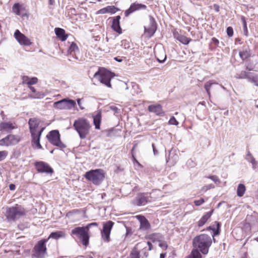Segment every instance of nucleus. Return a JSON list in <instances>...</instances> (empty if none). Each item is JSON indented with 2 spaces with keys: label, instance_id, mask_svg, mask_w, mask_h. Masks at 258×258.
Masks as SVG:
<instances>
[{
  "label": "nucleus",
  "instance_id": "473e14b6",
  "mask_svg": "<svg viewBox=\"0 0 258 258\" xmlns=\"http://www.w3.org/2000/svg\"><path fill=\"white\" fill-rule=\"evenodd\" d=\"M201 252L197 248H193L187 258H202Z\"/></svg>",
  "mask_w": 258,
  "mask_h": 258
},
{
  "label": "nucleus",
  "instance_id": "e2e57ef3",
  "mask_svg": "<svg viewBox=\"0 0 258 258\" xmlns=\"http://www.w3.org/2000/svg\"><path fill=\"white\" fill-rule=\"evenodd\" d=\"M133 161L134 163H136L139 167H142V165L141 163L137 160L136 156H134V158H132Z\"/></svg>",
  "mask_w": 258,
  "mask_h": 258
},
{
  "label": "nucleus",
  "instance_id": "7c9ffc66",
  "mask_svg": "<svg viewBox=\"0 0 258 258\" xmlns=\"http://www.w3.org/2000/svg\"><path fill=\"white\" fill-rule=\"evenodd\" d=\"M114 225V222L112 221H108L103 224V228L101 231L111 232V229Z\"/></svg>",
  "mask_w": 258,
  "mask_h": 258
},
{
  "label": "nucleus",
  "instance_id": "de8ad7c7",
  "mask_svg": "<svg viewBox=\"0 0 258 258\" xmlns=\"http://www.w3.org/2000/svg\"><path fill=\"white\" fill-rule=\"evenodd\" d=\"M133 89L135 90L134 92L132 93L133 95H134L135 94H138L140 93L141 91L139 87V86L136 84H134L132 85Z\"/></svg>",
  "mask_w": 258,
  "mask_h": 258
},
{
  "label": "nucleus",
  "instance_id": "13d9d810",
  "mask_svg": "<svg viewBox=\"0 0 258 258\" xmlns=\"http://www.w3.org/2000/svg\"><path fill=\"white\" fill-rule=\"evenodd\" d=\"M106 13H108L106 7L103 8L98 10L96 13L97 14H104Z\"/></svg>",
  "mask_w": 258,
  "mask_h": 258
},
{
  "label": "nucleus",
  "instance_id": "aec40b11",
  "mask_svg": "<svg viewBox=\"0 0 258 258\" xmlns=\"http://www.w3.org/2000/svg\"><path fill=\"white\" fill-rule=\"evenodd\" d=\"M120 18H121L120 16L114 17L113 18L111 25L112 29L118 34L122 33V29L120 26Z\"/></svg>",
  "mask_w": 258,
  "mask_h": 258
},
{
  "label": "nucleus",
  "instance_id": "680f3d73",
  "mask_svg": "<svg viewBox=\"0 0 258 258\" xmlns=\"http://www.w3.org/2000/svg\"><path fill=\"white\" fill-rule=\"evenodd\" d=\"M152 148H153V153H154V155H158V151L157 150V149L156 148L155 144L153 143L152 144Z\"/></svg>",
  "mask_w": 258,
  "mask_h": 258
},
{
  "label": "nucleus",
  "instance_id": "c03bdc74",
  "mask_svg": "<svg viewBox=\"0 0 258 258\" xmlns=\"http://www.w3.org/2000/svg\"><path fill=\"white\" fill-rule=\"evenodd\" d=\"M117 131L118 130H103L102 134H105L108 137H112L115 136V134Z\"/></svg>",
  "mask_w": 258,
  "mask_h": 258
},
{
  "label": "nucleus",
  "instance_id": "a211bd4d",
  "mask_svg": "<svg viewBox=\"0 0 258 258\" xmlns=\"http://www.w3.org/2000/svg\"><path fill=\"white\" fill-rule=\"evenodd\" d=\"M148 109L149 112H153L160 116H163L165 115V112L163 110L160 104L149 105Z\"/></svg>",
  "mask_w": 258,
  "mask_h": 258
},
{
  "label": "nucleus",
  "instance_id": "5fc2aeb1",
  "mask_svg": "<svg viewBox=\"0 0 258 258\" xmlns=\"http://www.w3.org/2000/svg\"><path fill=\"white\" fill-rule=\"evenodd\" d=\"M208 178L213 180L215 183H220V182L218 177L215 175H210Z\"/></svg>",
  "mask_w": 258,
  "mask_h": 258
},
{
  "label": "nucleus",
  "instance_id": "dca6fc26",
  "mask_svg": "<svg viewBox=\"0 0 258 258\" xmlns=\"http://www.w3.org/2000/svg\"><path fill=\"white\" fill-rule=\"evenodd\" d=\"M145 192H139L134 200L133 203L137 206H141L146 205L149 201L147 197L145 196Z\"/></svg>",
  "mask_w": 258,
  "mask_h": 258
},
{
  "label": "nucleus",
  "instance_id": "c9c22d12",
  "mask_svg": "<svg viewBox=\"0 0 258 258\" xmlns=\"http://www.w3.org/2000/svg\"><path fill=\"white\" fill-rule=\"evenodd\" d=\"M12 12L16 15H20V11L22 10V5L18 3H15L12 7Z\"/></svg>",
  "mask_w": 258,
  "mask_h": 258
},
{
  "label": "nucleus",
  "instance_id": "a19ab883",
  "mask_svg": "<svg viewBox=\"0 0 258 258\" xmlns=\"http://www.w3.org/2000/svg\"><path fill=\"white\" fill-rule=\"evenodd\" d=\"M108 13L111 14H114L117 11H119V9L114 6H108L106 7Z\"/></svg>",
  "mask_w": 258,
  "mask_h": 258
},
{
  "label": "nucleus",
  "instance_id": "412c9836",
  "mask_svg": "<svg viewBox=\"0 0 258 258\" xmlns=\"http://www.w3.org/2000/svg\"><path fill=\"white\" fill-rule=\"evenodd\" d=\"M37 130H33V145H35L36 148L38 149H42V147L40 143V140L42 133L44 130H38V132L37 134L35 133V131Z\"/></svg>",
  "mask_w": 258,
  "mask_h": 258
},
{
  "label": "nucleus",
  "instance_id": "ddd939ff",
  "mask_svg": "<svg viewBox=\"0 0 258 258\" xmlns=\"http://www.w3.org/2000/svg\"><path fill=\"white\" fill-rule=\"evenodd\" d=\"M14 37L20 44L24 46H29L32 44L31 40L19 30H16L14 33Z\"/></svg>",
  "mask_w": 258,
  "mask_h": 258
},
{
  "label": "nucleus",
  "instance_id": "69168bd1",
  "mask_svg": "<svg viewBox=\"0 0 258 258\" xmlns=\"http://www.w3.org/2000/svg\"><path fill=\"white\" fill-rule=\"evenodd\" d=\"M241 20L242 21V23H243V28L244 30H246L247 31V26H246V21L244 19V18L243 17H242L241 18Z\"/></svg>",
  "mask_w": 258,
  "mask_h": 258
},
{
  "label": "nucleus",
  "instance_id": "79ce46f5",
  "mask_svg": "<svg viewBox=\"0 0 258 258\" xmlns=\"http://www.w3.org/2000/svg\"><path fill=\"white\" fill-rule=\"evenodd\" d=\"M78 133L80 138L81 139L86 138V136L89 134V130H76Z\"/></svg>",
  "mask_w": 258,
  "mask_h": 258
},
{
  "label": "nucleus",
  "instance_id": "20e7f679",
  "mask_svg": "<svg viewBox=\"0 0 258 258\" xmlns=\"http://www.w3.org/2000/svg\"><path fill=\"white\" fill-rule=\"evenodd\" d=\"M46 138L49 143L61 151L67 148V146L61 141L59 130H51L46 135Z\"/></svg>",
  "mask_w": 258,
  "mask_h": 258
},
{
  "label": "nucleus",
  "instance_id": "ea45409f",
  "mask_svg": "<svg viewBox=\"0 0 258 258\" xmlns=\"http://www.w3.org/2000/svg\"><path fill=\"white\" fill-rule=\"evenodd\" d=\"M110 232H106V231H101V237L103 239V240L105 242H108L110 240Z\"/></svg>",
  "mask_w": 258,
  "mask_h": 258
},
{
  "label": "nucleus",
  "instance_id": "09e8293b",
  "mask_svg": "<svg viewBox=\"0 0 258 258\" xmlns=\"http://www.w3.org/2000/svg\"><path fill=\"white\" fill-rule=\"evenodd\" d=\"M168 123L169 125H177L179 122L174 116H172L169 120Z\"/></svg>",
  "mask_w": 258,
  "mask_h": 258
},
{
  "label": "nucleus",
  "instance_id": "774afa93",
  "mask_svg": "<svg viewBox=\"0 0 258 258\" xmlns=\"http://www.w3.org/2000/svg\"><path fill=\"white\" fill-rule=\"evenodd\" d=\"M16 188V185L14 184H10L9 185V189L11 190H14Z\"/></svg>",
  "mask_w": 258,
  "mask_h": 258
},
{
  "label": "nucleus",
  "instance_id": "e433bc0d",
  "mask_svg": "<svg viewBox=\"0 0 258 258\" xmlns=\"http://www.w3.org/2000/svg\"><path fill=\"white\" fill-rule=\"evenodd\" d=\"M245 186L243 184L240 183L238 184L237 188V195L239 197H242L245 191Z\"/></svg>",
  "mask_w": 258,
  "mask_h": 258
},
{
  "label": "nucleus",
  "instance_id": "4be33fe9",
  "mask_svg": "<svg viewBox=\"0 0 258 258\" xmlns=\"http://www.w3.org/2000/svg\"><path fill=\"white\" fill-rule=\"evenodd\" d=\"M214 211V210L213 209L211 210V211L206 213L198 221V226L199 227H201L205 225L209 219H210V218L211 217L213 214Z\"/></svg>",
  "mask_w": 258,
  "mask_h": 258
},
{
  "label": "nucleus",
  "instance_id": "4c0bfd02",
  "mask_svg": "<svg viewBox=\"0 0 258 258\" xmlns=\"http://www.w3.org/2000/svg\"><path fill=\"white\" fill-rule=\"evenodd\" d=\"M1 129H14L15 126L11 122H3L0 124Z\"/></svg>",
  "mask_w": 258,
  "mask_h": 258
},
{
  "label": "nucleus",
  "instance_id": "f8f14e48",
  "mask_svg": "<svg viewBox=\"0 0 258 258\" xmlns=\"http://www.w3.org/2000/svg\"><path fill=\"white\" fill-rule=\"evenodd\" d=\"M150 24L148 27L144 26V33L148 37H151L155 33L157 29V24L155 19L152 16H149Z\"/></svg>",
  "mask_w": 258,
  "mask_h": 258
},
{
  "label": "nucleus",
  "instance_id": "052dcab7",
  "mask_svg": "<svg viewBox=\"0 0 258 258\" xmlns=\"http://www.w3.org/2000/svg\"><path fill=\"white\" fill-rule=\"evenodd\" d=\"M132 234V230L131 228L128 227H126V233L125 236H127L128 235H131Z\"/></svg>",
  "mask_w": 258,
  "mask_h": 258
},
{
  "label": "nucleus",
  "instance_id": "a18cd8bd",
  "mask_svg": "<svg viewBox=\"0 0 258 258\" xmlns=\"http://www.w3.org/2000/svg\"><path fill=\"white\" fill-rule=\"evenodd\" d=\"M215 188V185L213 184H209L208 185H206L203 186L201 189V192L203 193L206 192L209 189Z\"/></svg>",
  "mask_w": 258,
  "mask_h": 258
},
{
  "label": "nucleus",
  "instance_id": "c756f323",
  "mask_svg": "<svg viewBox=\"0 0 258 258\" xmlns=\"http://www.w3.org/2000/svg\"><path fill=\"white\" fill-rule=\"evenodd\" d=\"M214 84H218V83L214 82L213 80H210L206 82L204 85V88L210 99L211 98L210 89L212 85Z\"/></svg>",
  "mask_w": 258,
  "mask_h": 258
},
{
  "label": "nucleus",
  "instance_id": "58836bf2",
  "mask_svg": "<svg viewBox=\"0 0 258 258\" xmlns=\"http://www.w3.org/2000/svg\"><path fill=\"white\" fill-rule=\"evenodd\" d=\"M250 73H247L245 71H241L240 73L236 74L235 76V77L236 79H248V76H249Z\"/></svg>",
  "mask_w": 258,
  "mask_h": 258
},
{
  "label": "nucleus",
  "instance_id": "6e6552de",
  "mask_svg": "<svg viewBox=\"0 0 258 258\" xmlns=\"http://www.w3.org/2000/svg\"><path fill=\"white\" fill-rule=\"evenodd\" d=\"M34 165L37 171L51 175L54 173L53 169L46 162L42 161H36Z\"/></svg>",
  "mask_w": 258,
  "mask_h": 258
},
{
  "label": "nucleus",
  "instance_id": "9b49d317",
  "mask_svg": "<svg viewBox=\"0 0 258 258\" xmlns=\"http://www.w3.org/2000/svg\"><path fill=\"white\" fill-rule=\"evenodd\" d=\"M114 76L113 73L109 71L105 70L102 72L100 75L99 80L100 82L109 88L111 87L110 81Z\"/></svg>",
  "mask_w": 258,
  "mask_h": 258
},
{
  "label": "nucleus",
  "instance_id": "2eb2a0df",
  "mask_svg": "<svg viewBox=\"0 0 258 258\" xmlns=\"http://www.w3.org/2000/svg\"><path fill=\"white\" fill-rule=\"evenodd\" d=\"M75 129H89L91 125L89 122L84 118H80L74 123Z\"/></svg>",
  "mask_w": 258,
  "mask_h": 258
},
{
  "label": "nucleus",
  "instance_id": "6ab92c4d",
  "mask_svg": "<svg viewBox=\"0 0 258 258\" xmlns=\"http://www.w3.org/2000/svg\"><path fill=\"white\" fill-rule=\"evenodd\" d=\"M215 224L216 226V228H215L214 225L209 226L207 227V229L208 230H212L213 231V233L212 234V236L213 238V241L214 242L216 241V239L214 237L219 235L221 232V223L218 221H215Z\"/></svg>",
  "mask_w": 258,
  "mask_h": 258
},
{
  "label": "nucleus",
  "instance_id": "1a4fd4ad",
  "mask_svg": "<svg viewBox=\"0 0 258 258\" xmlns=\"http://www.w3.org/2000/svg\"><path fill=\"white\" fill-rule=\"evenodd\" d=\"M21 140L19 135L10 134L0 140V146H10L17 144Z\"/></svg>",
  "mask_w": 258,
  "mask_h": 258
},
{
  "label": "nucleus",
  "instance_id": "37998d69",
  "mask_svg": "<svg viewBox=\"0 0 258 258\" xmlns=\"http://www.w3.org/2000/svg\"><path fill=\"white\" fill-rule=\"evenodd\" d=\"M45 96V94L41 92H36L35 89L33 88V98L41 99Z\"/></svg>",
  "mask_w": 258,
  "mask_h": 258
},
{
  "label": "nucleus",
  "instance_id": "393cba45",
  "mask_svg": "<svg viewBox=\"0 0 258 258\" xmlns=\"http://www.w3.org/2000/svg\"><path fill=\"white\" fill-rule=\"evenodd\" d=\"M54 32L56 36L62 41H64L67 40L68 35L66 34L64 29L60 28H55Z\"/></svg>",
  "mask_w": 258,
  "mask_h": 258
},
{
  "label": "nucleus",
  "instance_id": "7ed1b4c3",
  "mask_svg": "<svg viewBox=\"0 0 258 258\" xmlns=\"http://www.w3.org/2000/svg\"><path fill=\"white\" fill-rule=\"evenodd\" d=\"M71 235H76L79 238L84 246L87 247L89 245L90 235L85 226L75 227L72 230Z\"/></svg>",
  "mask_w": 258,
  "mask_h": 258
},
{
  "label": "nucleus",
  "instance_id": "5701e85b",
  "mask_svg": "<svg viewBox=\"0 0 258 258\" xmlns=\"http://www.w3.org/2000/svg\"><path fill=\"white\" fill-rule=\"evenodd\" d=\"M245 159L251 164L252 169L255 170L258 168V162L256 161L249 150L247 151Z\"/></svg>",
  "mask_w": 258,
  "mask_h": 258
},
{
  "label": "nucleus",
  "instance_id": "3c124183",
  "mask_svg": "<svg viewBox=\"0 0 258 258\" xmlns=\"http://www.w3.org/2000/svg\"><path fill=\"white\" fill-rule=\"evenodd\" d=\"M162 53V57H160V58H159V57H158L157 56V60L160 62V63H163L166 59V55L165 54V52L163 50H162L161 51Z\"/></svg>",
  "mask_w": 258,
  "mask_h": 258
},
{
  "label": "nucleus",
  "instance_id": "72a5a7b5",
  "mask_svg": "<svg viewBox=\"0 0 258 258\" xmlns=\"http://www.w3.org/2000/svg\"><path fill=\"white\" fill-rule=\"evenodd\" d=\"M79 51V48L77 44L74 42H72L68 50V54L73 55Z\"/></svg>",
  "mask_w": 258,
  "mask_h": 258
},
{
  "label": "nucleus",
  "instance_id": "0e129e2a",
  "mask_svg": "<svg viewBox=\"0 0 258 258\" xmlns=\"http://www.w3.org/2000/svg\"><path fill=\"white\" fill-rule=\"evenodd\" d=\"M110 108L111 109V110L113 111L114 113H118L119 110L117 107L115 106H111L110 107Z\"/></svg>",
  "mask_w": 258,
  "mask_h": 258
},
{
  "label": "nucleus",
  "instance_id": "49530a36",
  "mask_svg": "<svg viewBox=\"0 0 258 258\" xmlns=\"http://www.w3.org/2000/svg\"><path fill=\"white\" fill-rule=\"evenodd\" d=\"M121 46L125 49H130L131 47L130 43L126 40H123L121 41Z\"/></svg>",
  "mask_w": 258,
  "mask_h": 258
},
{
  "label": "nucleus",
  "instance_id": "6e6d98bb",
  "mask_svg": "<svg viewBox=\"0 0 258 258\" xmlns=\"http://www.w3.org/2000/svg\"><path fill=\"white\" fill-rule=\"evenodd\" d=\"M205 202V200L203 198H201L199 200H195L194 201V204L197 206H201L202 204Z\"/></svg>",
  "mask_w": 258,
  "mask_h": 258
},
{
  "label": "nucleus",
  "instance_id": "cd10ccee",
  "mask_svg": "<svg viewBox=\"0 0 258 258\" xmlns=\"http://www.w3.org/2000/svg\"><path fill=\"white\" fill-rule=\"evenodd\" d=\"M147 238L151 240L153 242H155L156 241L160 242L163 238V236L162 234L159 233H154L149 234Z\"/></svg>",
  "mask_w": 258,
  "mask_h": 258
},
{
  "label": "nucleus",
  "instance_id": "39448f33",
  "mask_svg": "<svg viewBox=\"0 0 258 258\" xmlns=\"http://www.w3.org/2000/svg\"><path fill=\"white\" fill-rule=\"evenodd\" d=\"M48 239L43 238L39 240L33 247V257L45 258L47 255L46 243Z\"/></svg>",
  "mask_w": 258,
  "mask_h": 258
},
{
  "label": "nucleus",
  "instance_id": "bf43d9fd",
  "mask_svg": "<svg viewBox=\"0 0 258 258\" xmlns=\"http://www.w3.org/2000/svg\"><path fill=\"white\" fill-rule=\"evenodd\" d=\"M98 226V223H97V222H93V223H89V224H87L86 226H85V227L87 228V230L89 231V229H90V228L91 226Z\"/></svg>",
  "mask_w": 258,
  "mask_h": 258
},
{
  "label": "nucleus",
  "instance_id": "f03ea898",
  "mask_svg": "<svg viewBox=\"0 0 258 258\" xmlns=\"http://www.w3.org/2000/svg\"><path fill=\"white\" fill-rule=\"evenodd\" d=\"M105 176L104 170L100 168L91 169L87 171L84 174L85 178L95 185L100 184L104 180Z\"/></svg>",
  "mask_w": 258,
  "mask_h": 258
},
{
  "label": "nucleus",
  "instance_id": "338daca9",
  "mask_svg": "<svg viewBox=\"0 0 258 258\" xmlns=\"http://www.w3.org/2000/svg\"><path fill=\"white\" fill-rule=\"evenodd\" d=\"M212 41L216 45H218V44H219V40L215 37L212 38Z\"/></svg>",
  "mask_w": 258,
  "mask_h": 258
},
{
  "label": "nucleus",
  "instance_id": "f3484780",
  "mask_svg": "<svg viewBox=\"0 0 258 258\" xmlns=\"http://www.w3.org/2000/svg\"><path fill=\"white\" fill-rule=\"evenodd\" d=\"M137 217L140 222L139 230L142 231H147L151 228V224L150 222L144 216L138 215Z\"/></svg>",
  "mask_w": 258,
  "mask_h": 258
},
{
  "label": "nucleus",
  "instance_id": "f257e3e1",
  "mask_svg": "<svg viewBox=\"0 0 258 258\" xmlns=\"http://www.w3.org/2000/svg\"><path fill=\"white\" fill-rule=\"evenodd\" d=\"M212 243L211 237L207 234H201L195 236L192 241V246L197 248L203 254L206 255Z\"/></svg>",
  "mask_w": 258,
  "mask_h": 258
},
{
  "label": "nucleus",
  "instance_id": "c85d7f7f",
  "mask_svg": "<svg viewBox=\"0 0 258 258\" xmlns=\"http://www.w3.org/2000/svg\"><path fill=\"white\" fill-rule=\"evenodd\" d=\"M247 80L258 87V74L250 73Z\"/></svg>",
  "mask_w": 258,
  "mask_h": 258
},
{
  "label": "nucleus",
  "instance_id": "f704fd0d",
  "mask_svg": "<svg viewBox=\"0 0 258 258\" xmlns=\"http://www.w3.org/2000/svg\"><path fill=\"white\" fill-rule=\"evenodd\" d=\"M22 84H27L31 90L32 91V78H29L28 77L23 76L22 77Z\"/></svg>",
  "mask_w": 258,
  "mask_h": 258
},
{
  "label": "nucleus",
  "instance_id": "9d476101",
  "mask_svg": "<svg viewBox=\"0 0 258 258\" xmlns=\"http://www.w3.org/2000/svg\"><path fill=\"white\" fill-rule=\"evenodd\" d=\"M178 150L174 148H172L168 151V155H166V161L169 166H174L178 161Z\"/></svg>",
  "mask_w": 258,
  "mask_h": 258
},
{
  "label": "nucleus",
  "instance_id": "4d7b16f0",
  "mask_svg": "<svg viewBox=\"0 0 258 258\" xmlns=\"http://www.w3.org/2000/svg\"><path fill=\"white\" fill-rule=\"evenodd\" d=\"M227 34L229 37H232L233 35V30L231 27H228L226 30Z\"/></svg>",
  "mask_w": 258,
  "mask_h": 258
},
{
  "label": "nucleus",
  "instance_id": "603ef678",
  "mask_svg": "<svg viewBox=\"0 0 258 258\" xmlns=\"http://www.w3.org/2000/svg\"><path fill=\"white\" fill-rule=\"evenodd\" d=\"M8 152L7 151H0V161L4 160L8 156Z\"/></svg>",
  "mask_w": 258,
  "mask_h": 258
},
{
  "label": "nucleus",
  "instance_id": "a878e982",
  "mask_svg": "<svg viewBox=\"0 0 258 258\" xmlns=\"http://www.w3.org/2000/svg\"><path fill=\"white\" fill-rule=\"evenodd\" d=\"M101 117V111L100 110L98 111L96 115H93V123L95 129H100Z\"/></svg>",
  "mask_w": 258,
  "mask_h": 258
},
{
  "label": "nucleus",
  "instance_id": "4468645a",
  "mask_svg": "<svg viewBox=\"0 0 258 258\" xmlns=\"http://www.w3.org/2000/svg\"><path fill=\"white\" fill-rule=\"evenodd\" d=\"M146 9L147 6L145 5L138 3H134L132 4L130 8L125 11L124 15L125 17H128L130 15L137 11L145 10Z\"/></svg>",
  "mask_w": 258,
  "mask_h": 258
},
{
  "label": "nucleus",
  "instance_id": "bb28decb",
  "mask_svg": "<svg viewBox=\"0 0 258 258\" xmlns=\"http://www.w3.org/2000/svg\"><path fill=\"white\" fill-rule=\"evenodd\" d=\"M239 55L241 59L243 60L248 58L250 56V49L248 47H244L239 52Z\"/></svg>",
  "mask_w": 258,
  "mask_h": 258
},
{
  "label": "nucleus",
  "instance_id": "423d86ee",
  "mask_svg": "<svg viewBox=\"0 0 258 258\" xmlns=\"http://www.w3.org/2000/svg\"><path fill=\"white\" fill-rule=\"evenodd\" d=\"M24 215L25 210L21 205L18 204L9 208L6 212V217L9 221H14Z\"/></svg>",
  "mask_w": 258,
  "mask_h": 258
},
{
  "label": "nucleus",
  "instance_id": "2f4dec72",
  "mask_svg": "<svg viewBox=\"0 0 258 258\" xmlns=\"http://www.w3.org/2000/svg\"><path fill=\"white\" fill-rule=\"evenodd\" d=\"M175 37L179 42L185 45L188 44L191 40L190 38H188L182 35L178 34L177 36L175 35Z\"/></svg>",
  "mask_w": 258,
  "mask_h": 258
},
{
  "label": "nucleus",
  "instance_id": "0eeeda50",
  "mask_svg": "<svg viewBox=\"0 0 258 258\" xmlns=\"http://www.w3.org/2000/svg\"><path fill=\"white\" fill-rule=\"evenodd\" d=\"M76 105V103L74 100L68 98L63 99L54 102L53 104V107L54 108L60 110L71 109L74 108Z\"/></svg>",
  "mask_w": 258,
  "mask_h": 258
},
{
  "label": "nucleus",
  "instance_id": "8fccbe9b",
  "mask_svg": "<svg viewBox=\"0 0 258 258\" xmlns=\"http://www.w3.org/2000/svg\"><path fill=\"white\" fill-rule=\"evenodd\" d=\"M128 258H140V252L138 250L132 251Z\"/></svg>",
  "mask_w": 258,
  "mask_h": 258
},
{
  "label": "nucleus",
  "instance_id": "b1692460",
  "mask_svg": "<svg viewBox=\"0 0 258 258\" xmlns=\"http://www.w3.org/2000/svg\"><path fill=\"white\" fill-rule=\"evenodd\" d=\"M66 234L62 231H56L50 233L48 237L47 238L48 240L50 238H52L55 240H58L61 238H65Z\"/></svg>",
  "mask_w": 258,
  "mask_h": 258
},
{
  "label": "nucleus",
  "instance_id": "864d4df0",
  "mask_svg": "<svg viewBox=\"0 0 258 258\" xmlns=\"http://www.w3.org/2000/svg\"><path fill=\"white\" fill-rule=\"evenodd\" d=\"M80 212V210L78 209H74L71 211H70L66 214V217H70L73 214H78Z\"/></svg>",
  "mask_w": 258,
  "mask_h": 258
}]
</instances>
